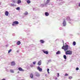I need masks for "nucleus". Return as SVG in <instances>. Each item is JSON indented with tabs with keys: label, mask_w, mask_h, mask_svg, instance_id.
I'll list each match as a JSON object with an SVG mask.
<instances>
[{
	"label": "nucleus",
	"mask_w": 80,
	"mask_h": 80,
	"mask_svg": "<svg viewBox=\"0 0 80 80\" xmlns=\"http://www.w3.org/2000/svg\"><path fill=\"white\" fill-rule=\"evenodd\" d=\"M49 2H50V0H47V2H46V4L47 5V4H48V3H49Z\"/></svg>",
	"instance_id": "17"
},
{
	"label": "nucleus",
	"mask_w": 80,
	"mask_h": 80,
	"mask_svg": "<svg viewBox=\"0 0 80 80\" xmlns=\"http://www.w3.org/2000/svg\"><path fill=\"white\" fill-rule=\"evenodd\" d=\"M10 72L11 73H14V71L12 69H11L10 70Z\"/></svg>",
	"instance_id": "18"
},
{
	"label": "nucleus",
	"mask_w": 80,
	"mask_h": 80,
	"mask_svg": "<svg viewBox=\"0 0 80 80\" xmlns=\"http://www.w3.org/2000/svg\"><path fill=\"white\" fill-rule=\"evenodd\" d=\"M16 10H20V8L19 7L17 8H16Z\"/></svg>",
	"instance_id": "28"
},
{
	"label": "nucleus",
	"mask_w": 80,
	"mask_h": 80,
	"mask_svg": "<svg viewBox=\"0 0 80 80\" xmlns=\"http://www.w3.org/2000/svg\"><path fill=\"white\" fill-rule=\"evenodd\" d=\"M63 26H65V25H66V22H65V20H64V21L63 23Z\"/></svg>",
	"instance_id": "8"
},
{
	"label": "nucleus",
	"mask_w": 80,
	"mask_h": 80,
	"mask_svg": "<svg viewBox=\"0 0 80 80\" xmlns=\"http://www.w3.org/2000/svg\"><path fill=\"white\" fill-rule=\"evenodd\" d=\"M79 6L80 7V3L79 4Z\"/></svg>",
	"instance_id": "37"
},
{
	"label": "nucleus",
	"mask_w": 80,
	"mask_h": 80,
	"mask_svg": "<svg viewBox=\"0 0 80 80\" xmlns=\"http://www.w3.org/2000/svg\"><path fill=\"white\" fill-rule=\"evenodd\" d=\"M76 70H79V68H76Z\"/></svg>",
	"instance_id": "33"
},
{
	"label": "nucleus",
	"mask_w": 80,
	"mask_h": 80,
	"mask_svg": "<svg viewBox=\"0 0 80 80\" xmlns=\"http://www.w3.org/2000/svg\"><path fill=\"white\" fill-rule=\"evenodd\" d=\"M49 70H50L49 69V68H48L47 71L48 73H50V72H49Z\"/></svg>",
	"instance_id": "24"
},
{
	"label": "nucleus",
	"mask_w": 80,
	"mask_h": 80,
	"mask_svg": "<svg viewBox=\"0 0 80 80\" xmlns=\"http://www.w3.org/2000/svg\"><path fill=\"white\" fill-rule=\"evenodd\" d=\"M60 75H59V73H58V77H59V76Z\"/></svg>",
	"instance_id": "35"
},
{
	"label": "nucleus",
	"mask_w": 80,
	"mask_h": 80,
	"mask_svg": "<svg viewBox=\"0 0 80 80\" xmlns=\"http://www.w3.org/2000/svg\"><path fill=\"white\" fill-rule=\"evenodd\" d=\"M37 69L39 70V72H42V68H40L39 66L38 67Z\"/></svg>",
	"instance_id": "4"
},
{
	"label": "nucleus",
	"mask_w": 80,
	"mask_h": 80,
	"mask_svg": "<svg viewBox=\"0 0 80 80\" xmlns=\"http://www.w3.org/2000/svg\"><path fill=\"white\" fill-rule=\"evenodd\" d=\"M45 76L46 77H47V74H46Z\"/></svg>",
	"instance_id": "38"
},
{
	"label": "nucleus",
	"mask_w": 80,
	"mask_h": 80,
	"mask_svg": "<svg viewBox=\"0 0 80 80\" xmlns=\"http://www.w3.org/2000/svg\"><path fill=\"white\" fill-rule=\"evenodd\" d=\"M30 66L31 67H33V64H31L30 65Z\"/></svg>",
	"instance_id": "29"
},
{
	"label": "nucleus",
	"mask_w": 80,
	"mask_h": 80,
	"mask_svg": "<svg viewBox=\"0 0 80 80\" xmlns=\"http://www.w3.org/2000/svg\"><path fill=\"white\" fill-rule=\"evenodd\" d=\"M33 64H34V65H35V64L36 63V62H33Z\"/></svg>",
	"instance_id": "30"
},
{
	"label": "nucleus",
	"mask_w": 80,
	"mask_h": 80,
	"mask_svg": "<svg viewBox=\"0 0 80 80\" xmlns=\"http://www.w3.org/2000/svg\"><path fill=\"white\" fill-rule=\"evenodd\" d=\"M2 80H5V79H2Z\"/></svg>",
	"instance_id": "39"
},
{
	"label": "nucleus",
	"mask_w": 80,
	"mask_h": 80,
	"mask_svg": "<svg viewBox=\"0 0 80 80\" xmlns=\"http://www.w3.org/2000/svg\"><path fill=\"white\" fill-rule=\"evenodd\" d=\"M40 74H39L38 72H37L36 73V76H37V77H40Z\"/></svg>",
	"instance_id": "12"
},
{
	"label": "nucleus",
	"mask_w": 80,
	"mask_h": 80,
	"mask_svg": "<svg viewBox=\"0 0 80 80\" xmlns=\"http://www.w3.org/2000/svg\"><path fill=\"white\" fill-rule=\"evenodd\" d=\"M18 23H19L18 21H14L13 22V23L12 24V26H15V24H16V25H18Z\"/></svg>",
	"instance_id": "3"
},
{
	"label": "nucleus",
	"mask_w": 80,
	"mask_h": 80,
	"mask_svg": "<svg viewBox=\"0 0 80 80\" xmlns=\"http://www.w3.org/2000/svg\"><path fill=\"white\" fill-rule=\"evenodd\" d=\"M67 20H70V17H67Z\"/></svg>",
	"instance_id": "27"
},
{
	"label": "nucleus",
	"mask_w": 80,
	"mask_h": 80,
	"mask_svg": "<svg viewBox=\"0 0 80 80\" xmlns=\"http://www.w3.org/2000/svg\"><path fill=\"white\" fill-rule=\"evenodd\" d=\"M17 44L18 45H19L20 44H21V42H20V41H18L17 42Z\"/></svg>",
	"instance_id": "10"
},
{
	"label": "nucleus",
	"mask_w": 80,
	"mask_h": 80,
	"mask_svg": "<svg viewBox=\"0 0 80 80\" xmlns=\"http://www.w3.org/2000/svg\"><path fill=\"white\" fill-rule=\"evenodd\" d=\"M21 3V0H19L18 1V4H19V3Z\"/></svg>",
	"instance_id": "19"
},
{
	"label": "nucleus",
	"mask_w": 80,
	"mask_h": 80,
	"mask_svg": "<svg viewBox=\"0 0 80 80\" xmlns=\"http://www.w3.org/2000/svg\"><path fill=\"white\" fill-rule=\"evenodd\" d=\"M27 3L29 4V3H30V0L27 1Z\"/></svg>",
	"instance_id": "22"
},
{
	"label": "nucleus",
	"mask_w": 80,
	"mask_h": 80,
	"mask_svg": "<svg viewBox=\"0 0 80 80\" xmlns=\"http://www.w3.org/2000/svg\"><path fill=\"white\" fill-rule=\"evenodd\" d=\"M40 42H41V43H44L45 42V41H43V40H41Z\"/></svg>",
	"instance_id": "15"
},
{
	"label": "nucleus",
	"mask_w": 80,
	"mask_h": 80,
	"mask_svg": "<svg viewBox=\"0 0 80 80\" xmlns=\"http://www.w3.org/2000/svg\"><path fill=\"white\" fill-rule=\"evenodd\" d=\"M30 77L31 78H33V74L31 73L30 75Z\"/></svg>",
	"instance_id": "14"
},
{
	"label": "nucleus",
	"mask_w": 80,
	"mask_h": 80,
	"mask_svg": "<svg viewBox=\"0 0 80 80\" xmlns=\"http://www.w3.org/2000/svg\"><path fill=\"white\" fill-rule=\"evenodd\" d=\"M8 12L7 11H6L5 12V15H6V16H8Z\"/></svg>",
	"instance_id": "6"
},
{
	"label": "nucleus",
	"mask_w": 80,
	"mask_h": 80,
	"mask_svg": "<svg viewBox=\"0 0 80 80\" xmlns=\"http://www.w3.org/2000/svg\"><path fill=\"white\" fill-rule=\"evenodd\" d=\"M66 55H72V51H67L65 52Z\"/></svg>",
	"instance_id": "2"
},
{
	"label": "nucleus",
	"mask_w": 80,
	"mask_h": 80,
	"mask_svg": "<svg viewBox=\"0 0 80 80\" xmlns=\"http://www.w3.org/2000/svg\"><path fill=\"white\" fill-rule=\"evenodd\" d=\"M63 42V46L62 47V49H63L64 51H67V50H68V45H67V43H65V45H66L65 46L64 45V42Z\"/></svg>",
	"instance_id": "1"
},
{
	"label": "nucleus",
	"mask_w": 80,
	"mask_h": 80,
	"mask_svg": "<svg viewBox=\"0 0 80 80\" xmlns=\"http://www.w3.org/2000/svg\"><path fill=\"white\" fill-rule=\"evenodd\" d=\"M24 15H28V12H26L25 13H24Z\"/></svg>",
	"instance_id": "23"
},
{
	"label": "nucleus",
	"mask_w": 80,
	"mask_h": 80,
	"mask_svg": "<svg viewBox=\"0 0 80 80\" xmlns=\"http://www.w3.org/2000/svg\"><path fill=\"white\" fill-rule=\"evenodd\" d=\"M14 4H11V6H14Z\"/></svg>",
	"instance_id": "34"
},
{
	"label": "nucleus",
	"mask_w": 80,
	"mask_h": 80,
	"mask_svg": "<svg viewBox=\"0 0 80 80\" xmlns=\"http://www.w3.org/2000/svg\"><path fill=\"white\" fill-rule=\"evenodd\" d=\"M72 44H73V45L75 46V45H76V42L75 41H74L73 42Z\"/></svg>",
	"instance_id": "20"
},
{
	"label": "nucleus",
	"mask_w": 80,
	"mask_h": 80,
	"mask_svg": "<svg viewBox=\"0 0 80 80\" xmlns=\"http://www.w3.org/2000/svg\"><path fill=\"white\" fill-rule=\"evenodd\" d=\"M18 73H19V72H18Z\"/></svg>",
	"instance_id": "40"
},
{
	"label": "nucleus",
	"mask_w": 80,
	"mask_h": 80,
	"mask_svg": "<svg viewBox=\"0 0 80 80\" xmlns=\"http://www.w3.org/2000/svg\"><path fill=\"white\" fill-rule=\"evenodd\" d=\"M11 65H15V63L14 61H12L11 62Z\"/></svg>",
	"instance_id": "7"
},
{
	"label": "nucleus",
	"mask_w": 80,
	"mask_h": 80,
	"mask_svg": "<svg viewBox=\"0 0 80 80\" xmlns=\"http://www.w3.org/2000/svg\"><path fill=\"white\" fill-rule=\"evenodd\" d=\"M72 77L70 76L69 77V79H72Z\"/></svg>",
	"instance_id": "26"
},
{
	"label": "nucleus",
	"mask_w": 80,
	"mask_h": 80,
	"mask_svg": "<svg viewBox=\"0 0 80 80\" xmlns=\"http://www.w3.org/2000/svg\"><path fill=\"white\" fill-rule=\"evenodd\" d=\"M41 61H39L38 62V64L40 66V65H41Z\"/></svg>",
	"instance_id": "11"
},
{
	"label": "nucleus",
	"mask_w": 80,
	"mask_h": 80,
	"mask_svg": "<svg viewBox=\"0 0 80 80\" xmlns=\"http://www.w3.org/2000/svg\"><path fill=\"white\" fill-rule=\"evenodd\" d=\"M43 52L44 53H45V54H48V51H43Z\"/></svg>",
	"instance_id": "9"
},
{
	"label": "nucleus",
	"mask_w": 80,
	"mask_h": 80,
	"mask_svg": "<svg viewBox=\"0 0 80 80\" xmlns=\"http://www.w3.org/2000/svg\"><path fill=\"white\" fill-rule=\"evenodd\" d=\"M18 69L19 71H22V72H23V71H24V70L22 69V68L20 67L19 68H18Z\"/></svg>",
	"instance_id": "5"
},
{
	"label": "nucleus",
	"mask_w": 80,
	"mask_h": 80,
	"mask_svg": "<svg viewBox=\"0 0 80 80\" xmlns=\"http://www.w3.org/2000/svg\"><path fill=\"white\" fill-rule=\"evenodd\" d=\"M56 54H60V51H58L57 52H56Z\"/></svg>",
	"instance_id": "16"
},
{
	"label": "nucleus",
	"mask_w": 80,
	"mask_h": 80,
	"mask_svg": "<svg viewBox=\"0 0 80 80\" xmlns=\"http://www.w3.org/2000/svg\"><path fill=\"white\" fill-rule=\"evenodd\" d=\"M63 58H64V59H67V56L66 55H63Z\"/></svg>",
	"instance_id": "21"
},
{
	"label": "nucleus",
	"mask_w": 80,
	"mask_h": 80,
	"mask_svg": "<svg viewBox=\"0 0 80 80\" xmlns=\"http://www.w3.org/2000/svg\"><path fill=\"white\" fill-rule=\"evenodd\" d=\"M12 2L13 3H15V0H13Z\"/></svg>",
	"instance_id": "32"
},
{
	"label": "nucleus",
	"mask_w": 80,
	"mask_h": 80,
	"mask_svg": "<svg viewBox=\"0 0 80 80\" xmlns=\"http://www.w3.org/2000/svg\"><path fill=\"white\" fill-rule=\"evenodd\" d=\"M55 80H57V78H55Z\"/></svg>",
	"instance_id": "36"
},
{
	"label": "nucleus",
	"mask_w": 80,
	"mask_h": 80,
	"mask_svg": "<svg viewBox=\"0 0 80 80\" xmlns=\"http://www.w3.org/2000/svg\"><path fill=\"white\" fill-rule=\"evenodd\" d=\"M65 76H66V77L67 76H68V74L66 73L65 74Z\"/></svg>",
	"instance_id": "31"
},
{
	"label": "nucleus",
	"mask_w": 80,
	"mask_h": 80,
	"mask_svg": "<svg viewBox=\"0 0 80 80\" xmlns=\"http://www.w3.org/2000/svg\"><path fill=\"white\" fill-rule=\"evenodd\" d=\"M12 51V49H10L8 51V53H9L10 52Z\"/></svg>",
	"instance_id": "25"
},
{
	"label": "nucleus",
	"mask_w": 80,
	"mask_h": 80,
	"mask_svg": "<svg viewBox=\"0 0 80 80\" xmlns=\"http://www.w3.org/2000/svg\"><path fill=\"white\" fill-rule=\"evenodd\" d=\"M45 15L46 16H48V15H49V14L48 13V12H45Z\"/></svg>",
	"instance_id": "13"
}]
</instances>
